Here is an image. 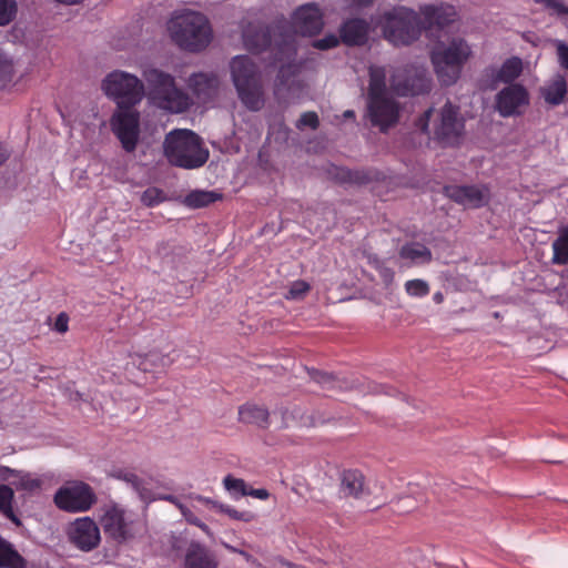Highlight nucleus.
Wrapping results in <instances>:
<instances>
[{
    "mask_svg": "<svg viewBox=\"0 0 568 568\" xmlns=\"http://www.w3.org/2000/svg\"><path fill=\"white\" fill-rule=\"evenodd\" d=\"M423 30H429L433 27L443 28L456 19V10L450 4H427L420 7Z\"/></svg>",
    "mask_w": 568,
    "mask_h": 568,
    "instance_id": "nucleus-18",
    "label": "nucleus"
},
{
    "mask_svg": "<svg viewBox=\"0 0 568 568\" xmlns=\"http://www.w3.org/2000/svg\"><path fill=\"white\" fill-rule=\"evenodd\" d=\"M318 124V116L315 112H305L301 115L300 120L297 121L298 129H302L304 126L317 129Z\"/></svg>",
    "mask_w": 568,
    "mask_h": 568,
    "instance_id": "nucleus-46",
    "label": "nucleus"
},
{
    "mask_svg": "<svg viewBox=\"0 0 568 568\" xmlns=\"http://www.w3.org/2000/svg\"><path fill=\"white\" fill-rule=\"evenodd\" d=\"M433 122V135L445 146H455L460 143L465 133V123L459 114V109L450 102H446L438 111L426 110L416 121V126L429 134V123Z\"/></svg>",
    "mask_w": 568,
    "mask_h": 568,
    "instance_id": "nucleus-3",
    "label": "nucleus"
},
{
    "mask_svg": "<svg viewBox=\"0 0 568 568\" xmlns=\"http://www.w3.org/2000/svg\"><path fill=\"white\" fill-rule=\"evenodd\" d=\"M308 374L314 382L322 385L323 388L328 392H334L336 389L351 390L356 388L358 384L355 381H348L346 378L339 379L331 374L315 369L310 371Z\"/></svg>",
    "mask_w": 568,
    "mask_h": 568,
    "instance_id": "nucleus-25",
    "label": "nucleus"
},
{
    "mask_svg": "<svg viewBox=\"0 0 568 568\" xmlns=\"http://www.w3.org/2000/svg\"><path fill=\"white\" fill-rule=\"evenodd\" d=\"M175 506L180 509L182 516H184L185 513H187L190 510L185 505L180 503V500L178 501V504H175Z\"/></svg>",
    "mask_w": 568,
    "mask_h": 568,
    "instance_id": "nucleus-60",
    "label": "nucleus"
},
{
    "mask_svg": "<svg viewBox=\"0 0 568 568\" xmlns=\"http://www.w3.org/2000/svg\"><path fill=\"white\" fill-rule=\"evenodd\" d=\"M310 291V285L305 281H295L292 283L285 297L287 300H301Z\"/></svg>",
    "mask_w": 568,
    "mask_h": 568,
    "instance_id": "nucleus-42",
    "label": "nucleus"
},
{
    "mask_svg": "<svg viewBox=\"0 0 568 568\" xmlns=\"http://www.w3.org/2000/svg\"><path fill=\"white\" fill-rule=\"evenodd\" d=\"M13 65L9 61L0 62V85L4 87L13 79Z\"/></svg>",
    "mask_w": 568,
    "mask_h": 568,
    "instance_id": "nucleus-47",
    "label": "nucleus"
},
{
    "mask_svg": "<svg viewBox=\"0 0 568 568\" xmlns=\"http://www.w3.org/2000/svg\"><path fill=\"white\" fill-rule=\"evenodd\" d=\"M286 31V21H278L272 27L250 23L243 30V41L248 50L263 51L271 45L274 38V43L282 55L278 60H291L296 53V47L293 36H285Z\"/></svg>",
    "mask_w": 568,
    "mask_h": 568,
    "instance_id": "nucleus-9",
    "label": "nucleus"
},
{
    "mask_svg": "<svg viewBox=\"0 0 568 568\" xmlns=\"http://www.w3.org/2000/svg\"><path fill=\"white\" fill-rule=\"evenodd\" d=\"M555 264L565 265L568 263V226L559 231L558 237L552 243Z\"/></svg>",
    "mask_w": 568,
    "mask_h": 568,
    "instance_id": "nucleus-31",
    "label": "nucleus"
},
{
    "mask_svg": "<svg viewBox=\"0 0 568 568\" xmlns=\"http://www.w3.org/2000/svg\"><path fill=\"white\" fill-rule=\"evenodd\" d=\"M399 256L412 263H428L432 261V252L420 243H408L400 247Z\"/></svg>",
    "mask_w": 568,
    "mask_h": 568,
    "instance_id": "nucleus-29",
    "label": "nucleus"
},
{
    "mask_svg": "<svg viewBox=\"0 0 568 568\" xmlns=\"http://www.w3.org/2000/svg\"><path fill=\"white\" fill-rule=\"evenodd\" d=\"M369 263L379 272L383 283L386 286L393 284L395 273L392 268L385 266L377 257H369Z\"/></svg>",
    "mask_w": 568,
    "mask_h": 568,
    "instance_id": "nucleus-40",
    "label": "nucleus"
},
{
    "mask_svg": "<svg viewBox=\"0 0 568 568\" xmlns=\"http://www.w3.org/2000/svg\"><path fill=\"white\" fill-rule=\"evenodd\" d=\"M346 175H347L349 181H353V182H356V183H362L365 180L364 175H362L359 172H354V173L346 172Z\"/></svg>",
    "mask_w": 568,
    "mask_h": 568,
    "instance_id": "nucleus-52",
    "label": "nucleus"
},
{
    "mask_svg": "<svg viewBox=\"0 0 568 568\" xmlns=\"http://www.w3.org/2000/svg\"><path fill=\"white\" fill-rule=\"evenodd\" d=\"M369 24L364 19H349L341 27V39L347 45H361L367 40Z\"/></svg>",
    "mask_w": 568,
    "mask_h": 568,
    "instance_id": "nucleus-21",
    "label": "nucleus"
},
{
    "mask_svg": "<svg viewBox=\"0 0 568 568\" xmlns=\"http://www.w3.org/2000/svg\"><path fill=\"white\" fill-rule=\"evenodd\" d=\"M184 568H217V561L205 546L192 541L185 552Z\"/></svg>",
    "mask_w": 568,
    "mask_h": 568,
    "instance_id": "nucleus-20",
    "label": "nucleus"
},
{
    "mask_svg": "<svg viewBox=\"0 0 568 568\" xmlns=\"http://www.w3.org/2000/svg\"><path fill=\"white\" fill-rule=\"evenodd\" d=\"M106 95L116 100L118 106H132L139 103L144 94V85L138 77L114 71L102 82Z\"/></svg>",
    "mask_w": 568,
    "mask_h": 568,
    "instance_id": "nucleus-10",
    "label": "nucleus"
},
{
    "mask_svg": "<svg viewBox=\"0 0 568 568\" xmlns=\"http://www.w3.org/2000/svg\"><path fill=\"white\" fill-rule=\"evenodd\" d=\"M556 54L559 65L568 70V44L561 40H555Z\"/></svg>",
    "mask_w": 568,
    "mask_h": 568,
    "instance_id": "nucleus-44",
    "label": "nucleus"
},
{
    "mask_svg": "<svg viewBox=\"0 0 568 568\" xmlns=\"http://www.w3.org/2000/svg\"><path fill=\"white\" fill-rule=\"evenodd\" d=\"M528 104V91L518 83L507 85L496 97V108L504 118L521 114Z\"/></svg>",
    "mask_w": 568,
    "mask_h": 568,
    "instance_id": "nucleus-17",
    "label": "nucleus"
},
{
    "mask_svg": "<svg viewBox=\"0 0 568 568\" xmlns=\"http://www.w3.org/2000/svg\"><path fill=\"white\" fill-rule=\"evenodd\" d=\"M540 93L550 105L560 104L567 94V82L562 74H555L540 88Z\"/></svg>",
    "mask_w": 568,
    "mask_h": 568,
    "instance_id": "nucleus-24",
    "label": "nucleus"
},
{
    "mask_svg": "<svg viewBox=\"0 0 568 568\" xmlns=\"http://www.w3.org/2000/svg\"><path fill=\"white\" fill-rule=\"evenodd\" d=\"M0 568H27L26 559L14 546L0 536Z\"/></svg>",
    "mask_w": 568,
    "mask_h": 568,
    "instance_id": "nucleus-27",
    "label": "nucleus"
},
{
    "mask_svg": "<svg viewBox=\"0 0 568 568\" xmlns=\"http://www.w3.org/2000/svg\"><path fill=\"white\" fill-rule=\"evenodd\" d=\"M537 3L542 4L551 13L557 16H568V7L562 0H535Z\"/></svg>",
    "mask_w": 568,
    "mask_h": 568,
    "instance_id": "nucleus-43",
    "label": "nucleus"
},
{
    "mask_svg": "<svg viewBox=\"0 0 568 568\" xmlns=\"http://www.w3.org/2000/svg\"><path fill=\"white\" fill-rule=\"evenodd\" d=\"M11 473H13V469H11L7 466H0V481L9 480Z\"/></svg>",
    "mask_w": 568,
    "mask_h": 568,
    "instance_id": "nucleus-51",
    "label": "nucleus"
},
{
    "mask_svg": "<svg viewBox=\"0 0 568 568\" xmlns=\"http://www.w3.org/2000/svg\"><path fill=\"white\" fill-rule=\"evenodd\" d=\"M16 477L17 480L13 484L18 489L26 490L29 493L37 491L42 486V480L30 473H23L20 470L13 469V473L10 474V478Z\"/></svg>",
    "mask_w": 568,
    "mask_h": 568,
    "instance_id": "nucleus-33",
    "label": "nucleus"
},
{
    "mask_svg": "<svg viewBox=\"0 0 568 568\" xmlns=\"http://www.w3.org/2000/svg\"><path fill=\"white\" fill-rule=\"evenodd\" d=\"M471 53L470 45L463 38L457 37L446 42H438L430 52V60L438 80L444 85L454 84Z\"/></svg>",
    "mask_w": 568,
    "mask_h": 568,
    "instance_id": "nucleus-4",
    "label": "nucleus"
},
{
    "mask_svg": "<svg viewBox=\"0 0 568 568\" xmlns=\"http://www.w3.org/2000/svg\"><path fill=\"white\" fill-rule=\"evenodd\" d=\"M224 488L233 496H247L248 486L241 478H235L232 475H227L223 479Z\"/></svg>",
    "mask_w": 568,
    "mask_h": 568,
    "instance_id": "nucleus-36",
    "label": "nucleus"
},
{
    "mask_svg": "<svg viewBox=\"0 0 568 568\" xmlns=\"http://www.w3.org/2000/svg\"><path fill=\"white\" fill-rule=\"evenodd\" d=\"M189 85L202 102H207L217 92L219 79L215 75L199 73L190 78Z\"/></svg>",
    "mask_w": 568,
    "mask_h": 568,
    "instance_id": "nucleus-23",
    "label": "nucleus"
},
{
    "mask_svg": "<svg viewBox=\"0 0 568 568\" xmlns=\"http://www.w3.org/2000/svg\"><path fill=\"white\" fill-rule=\"evenodd\" d=\"M247 496H252L254 498H258V499L265 500V499H267L270 497V493L266 489H263V488L254 489V488H250L248 487Z\"/></svg>",
    "mask_w": 568,
    "mask_h": 568,
    "instance_id": "nucleus-49",
    "label": "nucleus"
},
{
    "mask_svg": "<svg viewBox=\"0 0 568 568\" xmlns=\"http://www.w3.org/2000/svg\"><path fill=\"white\" fill-rule=\"evenodd\" d=\"M170 364V359L168 356L160 355L156 352H150L145 355L144 359L140 363V366L143 371H149L150 366H168Z\"/></svg>",
    "mask_w": 568,
    "mask_h": 568,
    "instance_id": "nucleus-39",
    "label": "nucleus"
},
{
    "mask_svg": "<svg viewBox=\"0 0 568 568\" xmlns=\"http://www.w3.org/2000/svg\"><path fill=\"white\" fill-rule=\"evenodd\" d=\"M143 77L148 84V97L156 106L172 113H181L190 105L189 97L176 88L169 73L158 69H146Z\"/></svg>",
    "mask_w": 568,
    "mask_h": 568,
    "instance_id": "nucleus-8",
    "label": "nucleus"
},
{
    "mask_svg": "<svg viewBox=\"0 0 568 568\" xmlns=\"http://www.w3.org/2000/svg\"><path fill=\"white\" fill-rule=\"evenodd\" d=\"M110 125L122 148L129 153L133 152L140 136V113L131 106H119L110 120Z\"/></svg>",
    "mask_w": 568,
    "mask_h": 568,
    "instance_id": "nucleus-13",
    "label": "nucleus"
},
{
    "mask_svg": "<svg viewBox=\"0 0 568 568\" xmlns=\"http://www.w3.org/2000/svg\"><path fill=\"white\" fill-rule=\"evenodd\" d=\"M55 506L68 513H84L92 508L98 498L93 488L84 481H69L60 487L53 497Z\"/></svg>",
    "mask_w": 568,
    "mask_h": 568,
    "instance_id": "nucleus-11",
    "label": "nucleus"
},
{
    "mask_svg": "<svg viewBox=\"0 0 568 568\" xmlns=\"http://www.w3.org/2000/svg\"><path fill=\"white\" fill-rule=\"evenodd\" d=\"M195 526L199 527L202 531H204L209 537H213V532L211 531L209 526L203 521L200 520V524Z\"/></svg>",
    "mask_w": 568,
    "mask_h": 568,
    "instance_id": "nucleus-56",
    "label": "nucleus"
},
{
    "mask_svg": "<svg viewBox=\"0 0 568 568\" xmlns=\"http://www.w3.org/2000/svg\"><path fill=\"white\" fill-rule=\"evenodd\" d=\"M339 43V39L335 34H327L323 39L313 41V47L318 50H328L335 48Z\"/></svg>",
    "mask_w": 568,
    "mask_h": 568,
    "instance_id": "nucleus-45",
    "label": "nucleus"
},
{
    "mask_svg": "<svg viewBox=\"0 0 568 568\" xmlns=\"http://www.w3.org/2000/svg\"><path fill=\"white\" fill-rule=\"evenodd\" d=\"M54 1L65 4V6H74V4L82 2L83 0H54Z\"/></svg>",
    "mask_w": 568,
    "mask_h": 568,
    "instance_id": "nucleus-57",
    "label": "nucleus"
},
{
    "mask_svg": "<svg viewBox=\"0 0 568 568\" xmlns=\"http://www.w3.org/2000/svg\"><path fill=\"white\" fill-rule=\"evenodd\" d=\"M445 193L455 202L470 207H479L487 201L486 191L477 186H447Z\"/></svg>",
    "mask_w": 568,
    "mask_h": 568,
    "instance_id": "nucleus-19",
    "label": "nucleus"
},
{
    "mask_svg": "<svg viewBox=\"0 0 568 568\" xmlns=\"http://www.w3.org/2000/svg\"><path fill=\"white\" fill-rule=\"evenodd\" d=\"M197 501L203 503L205 505H212L213 507L217 508L221 513L226 514L232 519L235 520H243V521H252L255 519V515L250 511H239L234 508H231L229 506L217 504L216 501L211 500L210 498L203 497V496H195L194 497Z\"/></svg>",
    "mask_w": 568,
    "mask_h": 568,
    "instance_id": "nucleus-32",
    "label": "nucleus"
},
{
    "mask_svg": "<svg viewBox=\"0 0 568 568\" xmlns=\"http://www.w3.org/2000/svg\"><path fill=\"white\" fill-rule=\"evenodd\" d=\"M175 506L180 509L182 516H184L185 513H187L190 510L185 505L180 503V500L178 501V504H175Z\"/></svg>",
    "mask_w": 568,
    "mask_h": 568,
    "instance_id": "nucleus-59",
    "label": "nucleus"
},
{
    "mask_svg": "<svg viewBox=\"0 0 568 568\" xmlns=\"http://www.w3.org/2000/svg\"><path fill=\"white\" fill-rule=\"evenodd\" d=\"M434 300L437 302V303H440L443 301V295L442 293H436L434 295Z\"/></svg>",
    "mask_w": 568,
    "mask_h": 568,
    "instance_id": "nucleus-62",
    "label": "nucleus"
},
{
    "mask_svg": "<svg viewBox=\"0 0 568 568\" xmlns=\"http://www.w3.org/2000/svg\"><path fill=\"white\" fill-rule=\"evenodd\" d=\"M68 321L69 318L64 313L59 314L54 323L55 331L65 333L68 331Z\"/></svg>",
    "mask_w": 568,
    "mask_h": 568,
    "instance_id": "nucleus-48",
    "label": "nucleus"
},
{
    "mask_svg": "<svg viewBox=\"0 0 568 568\" xmlns=\"http://www.w3.org/2000/svg\"><path fill=\"white\" fill-rule=\"evenodd\" d=\"M17 10L14 0H0V27L9 24L16 18Z\"/></svg>",
    "mask_w": 568,
    "mask_h": 568,
    "instance_id": "nucleus-37",
    "label": "nucleus"
},
{
    "mask_svg": "<svg viewBox=\"0 0 568 568\" xmlns=\"http://www.w3.org/2000/svg\"><path fill=\"white\" fill-rule=\"evenodd\" d=\"M164 500H168L169 503L175 505L178 504L179 499L173 495H166L163 497Z\"/></svg>",
    "mask_w": 568,
    "mask_h": 568,
    "instance_id": "nucleus-61",
    "label": "nucleus"
},
{
    "mask_svg": "<svg viewBox=\"0 0 568 568\" xmlns=\"http://www.w3.org/2000/svg\"><path fill=\"white\" fill-rule=\"evenodd\" d=\"M367 115L372 125L386 132L399 119V105L386 87V70L383 67L369 68Z\"/></svg>",
    "mask_w": 568,
    "mask_h": 568,
    "instance_id": "nucleus-2",
    "label": "nucleus"
},
{
    "mask_svg": "<svg viewBox=\"0 0 568 568\" xmlns=\"http://www.w3.org/2000/svg\"><path fill=\"white\" fill-rule=\"evenodd\" d=\"M384 37L395 45H407L416 41L423 31L419 13L406 7H394L381 19Z\"/></svg>",
    "mask_w": 568,
    "mask_h": 568,
    "instance_id": "nucleus-7",
    "label": "nucleus"
},
{
    "mask_svg": "<svg viewBox=\"0 0 568 568\" xmlns=\"http://www.w3.org/2000/svg\"><path fill=\"white\" fill-rule=\"evenodd\" d=\"M240 420L246 424H254L258 427L268 426V410L255 404H245L239 410Z\"/></svg>",
    "mask_w": 568,
    "mask_h": 568,
    "instance_id": "nucleus-26",
    "label": "nucleus"
},
{
    "mask_svg": "<svg viewBox=\"0 0 568 568\" xmlns=\"http://www.w3.org/2000/svg\"><path fill=\"white\" fill-rule=\"evenodd\" d=\"M185 518V520L191 524V525H199L200 524V519L191 511L189 510L187 513H185V515L183 516Z\"/></svg>",
    "mask_w": 568,
    "mask_h": 568,
    "instance_id": "nucleus-53",
    "label": "nucleus"
},
{
    "mask_svg": "<svg viewBox=\"0 0 568 568\" xmlns=\"http://www.w3.org/2000/svg\"><path fill=\"white\" fill-rule=\"evenodd\" d=\"M233 83L242 103L252 111L264 105L263 88L256 64L247 55H237L231 61Z\"/></svg>",
    "mask_w": 568,
    "mask_h": 568,
    "instance_id": "nucleus-6",
    "label": "nucleus"
},
{
    "mask_svg": "<svg viewBox=\"0 0 568 568\" xmlns=\"http://www.w3.org/2000/svg\"><path fill=\"white\" fill-rule=\"evenodd\" d=\"M68 537L70 542L82 551L95 549L101 541L100 529L90 517L78 518L71 523Z\"/></svg>",
    "mask_w": 568,
    "mask_h": 568,
    "instance_id": "nucleus-16",
    "label": "nucleus"
},
{
    "mask_svg": "<svg viewBox=\"0 0 568 568\" xmlns=\"http://www.w3.org/2000/svg\"><path fill=\"white\" fill-rule=\"evenodd\" d=\"M173 41L182 49L200 51L211 41V27L206 17L200 12H185L169 22Z\"/></svg>",
    "mask_w": 568,
    "mask_h": 568,
    "instance_id": "nucleus-5",
    "label": "nucleus"
},
{
    "mask_svg": "<svg viewBox=\"0 0 568 568\" xmlns=\"http://www.w3.org/2000/svg\"><path fill=\"white\" fill-rule=\"evenodd\" d=\"M223 545H224V547L226 549H230V550H232L234 552H239L240 555H242L247 561L252 560V556L248 552L243 551V550H237V548H235V547H233V546H231L229 544H223Z\"/></svg>",
    "mask_w": 568,
    "mask_h": 568,
    "instance_id": "nucleus-54",
    "label": "nucleus"
},
{
    "mask_svg": "<svg viewBox=\"0 0 568 568\" xmlns=\"http://www.w3.org/2000/svg\"><path fill=\"white\" fill-rule=\"evenodd\" d=\"M349 8H363L371 6L374 0H349Z\"/></svg>",
    "mask_w": 568,
    "mask_h": 568,
    "instance_id": "nucleus-50",
    "label": "nucleus"
},
{
    "mask_svg": "<svg viewBox=\"0 0 568 568\" xmlns=\"http://www.w3.org/2000/svg\"><path fill=\"white\" fill-rule=\"evenodd\" d=\"M175 506L180 509L182 516H184L185 513H187L190 510L185 505L180 503V500L178 501V504H175Z\"/></svg>",
    "mask_w": 568,
    "mask_h": 568,
    "instance_id": "nucleus-58",
    "label": "nucleus"
},
{
    "mask_svg": "<svg viewBox=\"0 0 568 568\" xmlns=\"http://www.w3.org/2000/svg\"><path fill=\"white\" fill-rule=\"evenodd\" d=\"M284 566H285V568H305V567H302V566H295V565H293L291 562H284Z\"/></svg>",
    "mask_w": 568,
    "mask_h": 568,
    "instance_id": "nucleus-64",
    "label": "nucleus"
},
{
    "mask_svg": "<svg viewBox=\"0 0 568 568\" xmlns=\"http://www.w3.org/2000/svg\"><path fill=\"white\" fill-rule=\"evenodd\" d=\"M9 158V152L7 149L0 143V165H2Z\"/></svg>",
    "mask_w": 568,
    "mask_h": 568,
    "instance_id": "nucleus-55",
    "label": "nucleus"
},
{
    "mask_svg": "<svg viewBox=\"0 0 568 568\" xmlns=\"http://www.w3.org/2000/svg\"><path fill=\"white\" fill-rule=\"evenodd\" d=\"M287 23L285 36L295 34L314 36L318 33L323 26V16L315 4H305L300 7L292 16L291 23Z\"/></svg>",
    "mask_w": 568,
    "mask_h": 568,
    "instance_id": "nucleus-15",
    "label": "nucleus"
},
{
    "mask_svg": "<svg viewBox=\"0 0 568 568\" xmlns=\"http://www.w3.org/2000/svg\"><path fill=\"white\" fill-rule=\"evenodd\" d=\"M221 199V194L212 191H194L185 197V203L191 207H203Z\"/></svg>",
    "mask_w": 568,
    "mask_h": 568,
    "instance_id": "nucleus-34",
    "label": "nucleus"
},
{
    "mask_svg": "<svg viewBox=\"0 0 568 568\" xmlns=\"http://www.w3.org/2000/svg\"><path fill=\"white\" fill-rule=\"evenodd\" d=\"M14 499L13 489L7 485H0V513L10 519L17 526L21 525L20 519L16 516L12 503Z\"/></svg>",
    "mask_w": 568,
    "mask_h": 568,
    "instance_id": "nucleus-30",
    "label": "nucleus"
},
{
    "mask_svg": "<svg viewBox=\"0 0 568 568\" xmlns=\"http://www.w3.org/2000/svg\"><path fill=\"white\" fill-rule=\"evenodd\" d=\"M165 199V195L162 190L158 187H149L146 189L141 200L146 206H153L160 202H162Z\"/></svg>",
    "mask_w": 568,
    "mask_h": 568,
    "instance_id": "nucleus-41",
    "label": "nucleus"
},
{
    "mask_svg": "<svg viewBox=\"0 0 568 568\" xmlns=\"http://www.w3.org/2000/svg\"><path fill=\"white\" fill-rule=\"evenodd\" d=\"M523 72V61L520 58L513 57L507 59L496 71L495 80L503 83H511Z\"/></svg>",
    "mask_w": 568,
    "mask_h": 568,
    "instance_id": "nucleus-28",
    "label": "nucleus"
},
{
    "mask_svg": "<svg viewBox=\"0 0 568 568\" xmlns=\"http://www.w3.org/2000/svg\"><path fill=\"white\" fill-rule=\"evenodd\" d=\"M99 523L106 537L123 542L134 536L133 520L125 508L108 503L100 508Z\"/></svg>",
    "mask_w": 568,
    "mask_h": 568,
    "instance_id": "nucleus-12",
    "label": "nucleus"
},
{
    "mask_svg": "<svg viewBox=\"0 0 568 568\" xmlns=\"http://www.w3.org/2000/svg\"><path fill=\"white\" fill-rule=\"evenodd\" d=\"M113 477L116 479L123 480L129 484L135 491L140 494V496H144V491H146L144 481L134 473L128 470H116L113 474Z\"/></svg>",
    "mask_w": 568,
    "mask_h": 568,
    "instance_id": "nucleus-35",
    "label": "nucleus"
},
{
    "mask_svg": "<svg viewBox=\"0 0 568 568\" xmlns=\"http://www.w3.org/2000/svg\"><path fill=\"white\" fill-rule=\"evenodd\" d=\"M390 88L398 95H417L429 91L430 81L422 67L398 68L392 74Z\"/></svg>",
    "mask_w": 568,
    "mask_h": 568,
    "instance_id": "nucleus-14",
    "label": "nucleus"
},
{
    "mask_svg": "<svg viewBox=\"0 0 568 568\" xmlns=\"http://www.w3.org/2000/svg\"><path fill=\"white\" fill-rule=\"evenodd\" d=\"M354 115H355V113L352 110H347V111L344 112V116L345 118H354Z\"/></svg>",
    "mask_w": 568,
    "mask_h": 568,
    "instance_id": "nucleus-63",
    "label": "nucleus"
},
{
    "mask_svg": "<svg viewBox=\"0 0 568 568\" xmlns=\"http://www.w3.org/2000/svg\"><path fill=\"white\" fill-rule=\"evenodd\" d=\"M406 293L410 296H425L429 293L427 282L423 280H410L405 283Z\"/></svg>",
    "mask_w": 568,
    "mask_h": 568,
    "instance_id": "nucleus-38",
    "label": "nucleus"
},
{
    "mask_svg": "<svg viewBox=\"0 0 568 568\" xmlns=\"http://www.w3.org/2000/svg\"><path fill=\"white\" fill-rule=\"evenodd\" d=\"M341 491L348 497L361 498L368 494L364 475L357 469L341 473Z\"/></svg>",
    "mask_w": 568,
    "mask_h": 568,
    "instance_id": "nucleus-22",
    "label": "nucleus"
},
{
    "mask_svg": "<svg viewBox=\"0 0 568 568\" xmlns=\"http://www.w3.org/2000/svg\"><path fill=\"white\" fill-rule=\"evenodd\" d=\"M162 146L168 162L173 166L185 170L203 166L210 156L202 139L187 129H175L169 132Z\"/></svg>",
    "mask_w": 568,
    "mask_h": 568,
    "instance_id": "nucleus-1",
    "label": "nucleus"
}]
</instances>
